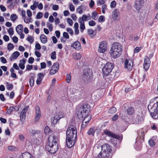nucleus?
I'll return each mask as SVG.
<instances>
[{"instance_id":"6","label":"nucleus","mask_w":158,"mask_h":158,"mask_svg":"<svg viewBox=\"0 0 158 158\" xmlns=\"http://www.w3.org/2000/svg\"><path fill=\"white\" fill-rule=\"evenodd\" d=\"M107 42L106 41H103L99 44L98 51L100 53L105 52L107 49Z\"/></svg>"},{"instance_id":"38","label":"nucleus","mask_w":158,"mask_h":158,"mask_svg":"<svg viewBox=\"0 0 158 158\" xmlns=\"http://www.w3.org/2000/svg\"><path fill=\"white\" fill-rule=\"evenodd\" d=\"M117 110L116 108L114 107L111 108L109 110V112L111 114H113L115 113Z\"/></svg>"},{"instance_id":"33","label":"nucleus","mask_w":158,"mask_h":158,"mask_svg":"<svg viewBox=\"0 0 158 158\" xmlns=\"http://www.w3.org/2000/svg\"><path fill=\"white\" fill-rule=\"evenodd\" d=\"M97 12L96 11H94L92 13V17L94 20H96L97 19Z\"/></svg>"},{"instance_id":"56","label":"nucleus","mask_w":158,"mask_h":158,"mask_svg":"<svg viewBox=\"0 0 158 158\" xmlns=\"http://www.w3.org/2000/svg\"><path fill=\"white\" fill-rule=\"evenodd\" d=\"M34 61V59L33 57H30L28 60V62L30 64H32Z\"/></svg>"},{"instance_id":"21","label":"nucleus","mask_w":158,"mask_h":158,"mask_svg":"<svg viewBox=\"0 0 158 158\" xmlns=\"http://www.w3.org/2000/svg\"><path fill=\"white\" fill-rule=\"evenodd\" d=\"M126 111L127 114L129 115H133L135 112V109L132 106L128 107Z\"/></svg>"},{"instance_id":"14","label":"nucleus","mask_w":158,"mask_h":158,"mask_svg":"<svg viewBox=\"0 0 158 158\" xmlns=\"http://www.w3.org/2000/svg\"><path fill=\"white\" fill-rule=\"evenodd\" d=\"M151 61L148 56H146L144 60L143 68L146 71H147L149 69Z\"/></svg>"},{"instance_id":"17","label":"nucleus","mask_w":158,"mask_h":158,"mask_svg":"<svg viewBox=\"0 0 158 158\" xmlns=\"http://www.w3.org/2000/svg\"><path fill=\"white\" fill-rule=\"evenodd\" d=\"M119 12L117 9H115L112 12V19L114 20H118L119 19Z\"/></svg>"},{"instance_id":"24","label":"nucleus","mask_w":158,"mask_h":158,"mask_svg":"<svg viewBox=\"0 0 158 158\" xmlns=\"http://www.w3.org/2000/svg\"><path fill=\"white\" fill-rule=\"evenodd\" d=\"M89 35L91 37H93L96 35V33L94 32V31L92 29H89L87 31Z\"/></svg>"},{"instance_id":"2","label":"nucleus","mask_w":158,"mask_h":158,"mask_svg":"<svg viewBox=\"0 0 158 158\" xmlns=\"http://www.w3.org/2000/svg\"><path fill=\"white\" fill-rule=\"evenodd\" d=\"M66 144L69 148L72 147L75 144L77 138V128L73 125L69 127L66 131Z\"/></svg>"},{"instance_id":"37","label":"nucleus","mask_w":158,"mask_h":158,"mask_svg":"<svg viewBox=\"0 0 158 158\" xmlns=\"http://www.w3.org/2000/svg\"><path fill=\"white\" fill-rule=\"evenodd\" d=\"M14 45L11 43H9L8 44L7 49L9 50L10 51L12 50L14 48Z\"/></svg>"},{"instance_id":"63","label":"nucleus","mask_w":158,"mask_h":158,"mask_svg":"<svg viewBox=\"0 0 158 158\" xmlns=\"http://www.w3.org/2000/svg\"><path fill=\"white\" fill-rule=\"evenodd\" d=\"M40 67L41 69H44L46 67V64L45 62H42L40 63Z\"/></svg>"},{"instance_id":"44","label":"nucleus","mask_w":158,"mask_h":158,"mask_svg":"<svg viewBox=\"0 0 158 158\" xmlns=\"http://www.w3.org/2000/svg\"><path fill=\"white\" fill-rule=\"evenodd\" d=\"M67 31L71 35H73V31L71 28H66Z\"/></svg>"},{"instance_id":"31","label":"nucleus","mask_w":158,"mask_h":158,"mask_svg":"<svg viewBox=\"0 0 158 158\" xmlns=\"http://www.w3.org/2000/svg\"><path fill=\"white\" fill-rule=\"evenodd\" d=\"M59 68V64L58 62H56L54 63L52 66V68L53 69L56 70L58 71Z\"/></svg>"},{"instance_id":"60","label":"nucleus","mask_w":158,"mask_h":158,"mask_svg":"<svg viewBox=\"0 0 158 158\" xmlns=\"http://www.w3.org/2000/svg\"><path fill=\"white\" fill-rule=\"evenodd\" d=\"M57 72V70H55L54 69H51L50 70V73L52 75L55 74Z\"/></svg>"},{"instance_id":"42","label":"nucleus","mask_w":158,"mask_h":158,"mask_svg":"<svg viewBox=\"0 0 158 158\" xmlns=\"http://www.w3.org/2000/svg\"><path fill=\"white\" fill-rule=\"evenodd\" d=\"M27 40L30 43H32L34 40V38L31 35L28 36L27 38Z\"/></svg>"},{"instance_id":"12","label":"nucleus","mask_w":158,"mask_h":158,"mask_svg":"<svg viewBox=\"0 0 158 158\" xmlns=\"http://www.w3.org/2000/svg\"><path fill=\"white\" fill-rule=\"evenodd\" d=\"M35 121L37 122L40 119L41 116V112L39 106L36 105L35 107Z\"/></svg>"},{"instance_id":"53","label":"nucleus","mask_w":158,"mask_h":158,"mask_svg":"<svg viewBox=\"0 0 158 158\" xmlns=\"http://www.w3.org/2000/svg\"><path fill=\"white\" fill-rule=\"evenodd\" d=\"M1 62L3 64H5L7 63L6 60L4 57H1L0 58Z\"/></svg>"},{"instance_id":"13","label":"nucleus","mask_w":158,"mask_h":158,"mask_svg":"<svg viewBox=\"0 0 158 158\" xmlns=\"http://www.w3.org/2000/svg\"><path fill=\"white\" fill-rule=\"evenodd\" d=\"M143 121V118L142 116V114L139 113L133 119V122L134 124H139L141 123Z\"/></svg>"},{"instance_id":"47","label":"nucleus","mask_w":158,"mask_h":158,"mask_svg":"<svg viewBox=\"0 0 158 158\" xmlns=\"http://www.w3.org/2000/svg\"><path fill=\"white\" fill-rule=\"evenodd\" d=\"M51 58L52 60L55 59L56 58V52L54 51L51 53Z\"/></svg>"},{"instance_id":"5","label":"nucleus","mask_w":158,"mask_h":158,"mask_svg":"<svg viewBox=\"0 0 158 158\" xmlns=\"http://www.w3.org/2000/svg\"><path fill=\"white\" fill-rule=\"evenodd\" d=\"M114 67L113 64L110 62L107 63L102 69L103 76H107L109 75Z\"/></svg>"},{"instance_id":"23","label":"nucleus","mask_w":158,"mask_h":158,"mask_svg":"<svg viewBox=\"0 0 158 158\" xmlns=\"http://www.w3.org/2000/svg\"><path fill=\"white\" fill-rule=\"evenodd\" d=\"M41 41L43 44H45L47 42V36L44 34H41L40 36Z\"/></svg>"},{"instance_id":"41","label":"nucleus","mask_w":158,"mask_h":158,"mask_svg":"<svg viewBox=\"0 0 158 158\" xmlns=\"http://www.w3.org/2000/svg\"><path fill=\"white\" fill-rule=\"evenodd\" d=\"M7 32L10 35H13L14 33L13 28L12 27L10 28L8 30Z\"/></svg>"},{"instance_id":"7","label":"nucleus","mask_w":158,"mask_h":158,"mask_svg":"<svg viewBox=\"0 0 158 158\" xmlns=\"http://www.w3.org/2000/svg\"><path fill=\"white\" fill-rule=\"evenodd\" d=\"M133 61L132 59H126L124 62V68L128 71L132 70L133 66Z\"/></svg>"},{"instance_id":"27","label":"nucleus","mask_w":158,"mask_h":158,"mask_svg":"<svg viewBox=\"0 0 158 158\" xmlns=\"http://www.w3.org/2000/svg\"><path fill=\"white\" fill-rule=\"evenodd\" d=\"M87 20V16L85 15L82 16V17H80L78 19V22L79 23L84 22V21H86Z\"/></svg>"},{"instance_id":"32","label":"nucleus","mask_w":158,"mask_h":158,"mask_svg":"<svg viewBox=\"0 0 158 158\" xmlns=\"http://www.w3.org/2000/svg\"><path fill=\"white\" fill-rule=\"evenodd\" d=\"M80 23V28L81 29V31L83 32V30L85 29V25L84 22H81V23Z\"/></svg>"},{"instance_id":"48","label":"nucleus","mask_w":158,"mask_h":158,"mask_svg":"<svg viewBox=\"0 0 158 158\" xmlns=\"http://www.w3.org/2000/svg\"><path fill=\"white\" fill-rule=\"evenodd\" d=\"M43 13L41 12H38L36 16V18L37 19H40L43 17Z\"/></svg>"},{"instance_id":"54","label":"nucleus","mask_w":158,"mask_h":158,"mask_svg":"<svg viewBox=\"0 0 158 158\" xmlns=\"http://www.w3.org/2000/svg\"><path fill=\"white\" fill-rule=\"evenodd\" d=\"M67 23L70 26H72L73 23V22L71 19L68 18L67 19Z\"/></svg>"},{"instance_id":"1","label":"nucleus","mask_w":158,"mask_h":158,"mask_svg":"<svg viewBox=\"0 0 158 158\" xmlns=\"http://www.w3.org/2000/svg\"><path fill=\"white\" fill-rule=\"evenodd\" d=\"M90 110V106L87 103L82 105H78L77 108V114L79 118H84L81 127H85L91 120V117L88 115Z\"/></svg>"},{"instance_id":"45","label":"nucleus","mask_w":158,"mask_h":158,"mask_svg":"<svg viewBox=\"0 0 158 158\" xmlns=\"http://www.w3.org/2000/svg\"><path fill=\"white\" fill-rule=\"evenodd\" d=\"M147 79L146 78V75L145 73H144L142 76V77L140 78L139 79V81L142 82L145 79Z\"/></svg>"},{"instance_id":"20","label":"nucleus","mask_w":158,"mask_h":158,"mask_svg":"<svg viewBox=\"0 0 158 158\" xmlns=\"http://www.w3.org/2000/svg\"><path fill=\"white\" fill-rule=\"evenodd\" d=\"M31 75H32L30 77L29 80V84L31 87H32L34 83V79L35 78V73H31Z\"/></svg>"},{"instance_id":"43","label":"nucleus","mask_w":158,"mask_h":158,"mask_svg":"<svg viewBox=\"0 0 158 158\" xmlns=\"http://www.w3.org/2000/svg\"><path fill=\"white\" fill-rule=\"evenodd\" d=\"M107 5L104 4L102 7V12L103 14H105V10H106L107 9Z\"/></svg>"},{"instance_id":"52","label":"nucleus","mask_w":158,"mask_h":158,"mask_svg":"<svg viewBox=\"0 0 158 158\" xmlns=\"http://www.w3.org/2000/svg\"><path fill=\"white\" fill-rule=\"evenodd\" d=\"M89 24L90 26H94L96 25V23L93 20H91L89 22Z\"/></svg>"},{"instance_id":"50","label":"nucleus","mask_w":158,"mask_h":158,"mask_svg":"<svg viewBox=\"0 0 158 158\" xmlns=\"http://www.w3.org/2000/svg\"><path fill=\"white\" fill-rule=\"evenodd\" d=\"M38 77L37 78L40 79L42 80L44 77V75L42 73H39L38 74Z\"/></svg>"},{"instance_id":"3","label":"nucleus","mask_w":158,"mask_h":158,"mask_svg":"<svg viewBox=\"0 0 158 158\" xmlns=\"http://www.w3.org/2000/svg\"><path fill=\"white\" fill-rule=\"evenodd\" d=\"M57 140L56 137L53 135H50L48 138L49 143L46 148L51 153H55L58 149Z\"/></svg>"},{"instance_id":"46","label":"nucleus","mask_w":158,"mask_h":158,"mask_svg":"<svg viewBox=\"0 0 158 158\" xmlns=\"http://www.w3.org/2000/svg\"><path fill=\"white\" fill-rule=\"evenodd\" d=\"M116 2L115 1H112L110 3V6L111 8H115L116 6Z\"/></svg>"},{"instance_id":"11","label":"nucleus","mask_w":158,"mask_h":158,"mask_svg":"<svg viewBox=\"0 0 158 158\" xmlns=\"http://www.w3.org/2000/svg\"><path fill=\"white\" fill-rule=\"evenodd\" d=\"M112 156L111 153L106 152L102 150L97 157L98 158H111Z\"/></svg>"},{"instance_id":"8","label":"nucleus","mask_w":158,"mask_h":158,"mask_svg":"<svg viewBox=\"0 0 158 158\" xmlns=\"http://www.w3.org/2000/svg\"><path fill=\"white\" fill-rule=\"evenodd\" d=\"M155 107L153 112L150 113V115L154 119L158 118V102L154 103L153 108Z\"/></svg>"},{"instance_id":"36","label":"nucleus","mask_w":158,"mask_h":158,"mask_svg":"<svg viewBox=\"0 0 158 158\" xmlns=\"http://www.w3.org/2000/svg\"><path fill=\"white\" fill-rule=\"evenodd\" d=\"M148 143L150 146L151 147H153L155 144L154 141L152 139H150L149 140Z\"/></svg>"},{"instance_id":"15","label":"nucleus","mask_w":158,"mask_h":158,"mask_svg":"<svg viewBox=\"0 0 158 158\" xmlns=\"http://www.w3.org/2000/svg\"><path fill=\"white\" fill-rule=\"evenodd\" d=\"M103 133L105 135H106L108 136L111 137L118 139H119V135H115L111 131H109V130L107 129H105L103 131Z\"/></svg>"},{"instance_id":"9","label":"nucleus","mask_w":158,"mask_h":158,"mask_svg":"<svg viewBox=\"0 0 158 158\" xmlns=\"http://www.w3.org/2000/svg\"><path fill=\"white\" fill-rule=\"evenodd\" d=\"M91 75V72L89 69L87 68L84 70V74L82 77L85 81L89 80L90 78Z\"/></svg>"},{"instance_id":"58","label":"nucleus","mask_w":158,"mask_h":158,"mask_svg":"<svg viewBox=\"0 0 158 158\" xmlns=\"http://www.w3.org/2000/svg\"><path fill=\"white\" fill-rule=\"evenodd\" d=\"M29 106H27L24 107V108L23 109L22 111V112H24L25 113H26L28 109L29 108Z\"/></svg>"},{"instance_id":"57","label":"nucleus","mask_w":158,"mask_h":158,"mask_svg":"<svg viewBox=\"0 0 158 158\" xmlns=\"http://www.w3.org/2000/svg\"><path fill=\"white\" fill-rule=\"evenodd\" d=\"M63 37H64L66 39H69V36L68 33L65 32H63Z\"/></svg>"},{"instance_id":"10","label":"nucleus","mask_w":158,"mask_h":158,"mask_svg":"<svg viewBox=\"0 0 158 158\" xmlns=\"http://www.w3.org/2000/svg\"><path fill=\"white\" fill-rule=\"evenodd\" d=\"M144 0H135L134 7L137 10H139L143 6Z\"/></svg>"},{"instance_id":"62","label":"nucleus","mask_w":158,"mask_h":158,"mask_svg":"<svg viewBox=\"0 0 158 158\" xmlns=\"http://www.w3.org/2000/svg\"><path fill=\"white\" fill-rule=\"evenodd\" d=\"M105 2L104 0H99L97 2V5H103Z\"/></svg>"},{"instance_id":"30","label":"nucleus","mask_w":158,"mask_h":158,"mask_svg":"<svg viewBox=\"0 0 158 158\" xmlns=\"http://www.w3.org/2000/svg\"><path fill=\"white\" fill-rule=\"evenodd\" d=\"M81 57V54L79 53H75L73 55V58L77 60L80 59Z\"/></svg>"},{"instance_id":"26","label":"nucleus","mask_w":158,"mask_h":158,"mask_svg":"<svg viewBox=\"0 0 158 158\" xmlns=\"http://www.w3.org/2000/svg\"><path fill=\"white\" fill-rule=\"evenodd\" d=\"M19 55L20 53L18 52L15 51L13 53V54L12 55V56H13L12 58H11V57H10V59L11 60H12V58H15V59H16Z\"/></svg>"},{"instance_id":"25","label":"nucleus","mask_w":158,"mask_h":158,"mask_svg":"<svg viewBox=\"0 0 158 158\" xmlns=\"http://www.w3.org/2000/svg\"><path fill=\"white\" fill-rule=\"evenodd\" d=\"M95 131L96 129L94 127H91L88 130L87 133L89 135H94Z\"/></svg>"},{"instance_id":"39","label":"nucleus","mask_w":158,"mask_h":158,"mask_svg":"<svg viewBox=\"0 0 158 158\" xmlns=\"http://www.w3.org/2000/svg\"><path fill=\"white\" fill-rule=\"evenodd\" d=\"M71 79V75L70 74H68L66 75V81L69 83L70 82Z\"/></svg>"},{"instance_id":"35","label":"nucleus","mask_w":158,"mask_h":158,"mask_svg":"<svg viewBox=\"0 0 158 158\" xmlns=\"http://www.w3.org/2000/svg\"><path fill=\"white\" fill-rule=\"evenodd\" d=\"M18 18V17L15 14H12L11 15L10 19L12 21H14Z\"/></svg>"},{"instance_id":"61","label":"nucleus","mask_w":158,"mask_h":158,"mask_svg":"<svg viewBox=\"0 0 158 158\" xmlns=\"http://www.w3.org/2000/svg\"><path fill=\"white\" fill-rule=\"evenodd\" d=\"M12 40L15 43H17L18 41V37L16 36H14L13 37Z\"/></svg>"},{"instance_id":"64","label":"nucleus","mask_w":158,"mask_h":158,"mask_svg":"<svg viewBox=\"0 0 158 158\" xmlns=\"http://www.w3.org/2000/svg\"><path fill=\"white\" fill-rule=\"evenodd\" d=\"M119 74L118 72L115 71V72L113 73V78H116L119 76Z\"/></svg>"},{"instance_id":"19","label":"nucleus","mask_w":158,"mask_h":158,"mask_svg":"<svg viewBox=\"0 0 158 158\" xmlns=\"http://www.w3.org/2000/svg\"><path fill=\"white\" fill-rule=\"evenodd\" d=\"M71 47L77 50H79L81 48V43L78 41H76L73 43L71 45Z\"/></svg>"},{"instance_id":"4","label":"nucleus","mask_w":158,"mask_h":158,"mask_svg":"<svg viewBox=\"0 0 158 158\" xmlns=\"http://www.w3.org/2000/svg\"><path fill=\"white\" fill-rule=\"evenodd\" d=\"M122 47L120 44L118 42L114 43L110 51L111 57L116 58L121 55L122 51Z\"/></svg>"},{"instance_id":"40","label":"nucleus","mask_w":158,"mask_h":158,"mask_svg":"<svg viewBox=\"0 0 158 158\" xmlns=\"http://www.w3.org/2000/svg\"><path fill=\"white\" fill-rule=\"evenodd\" d=\"M26 114L23 112H21L20 113V119L24 120L26 118Z\"/></svg>"},{"instance_id":"49","label":"nucleus","mask_w":158,"mask_h":158,"mask_svg":"<svg viewBox=\"0 0 158 158\" xmlns=\"http://www.w3.org/2000/svg\"><path fill=\"white\" fill-rule=\"evenodd\" d=\"M47 26L49 30L51 31H52L53 30V26L52 24L50 23H47Z\"/></svg>"},{"instance_id":"55","label":"nucleus","mask_w":158,"mask_h":158,"mask_svg":"<svg viewBox=\"0 0 158 158\" xmlns=\"http://www.w3.org/2000/svg\"><path fill=\"white\" fill-rule=\"evenodd\" d=\"M35 49L38 50H40L41 48V47L40 44L39 43H36L35 45Z\"/></svg>"},{"instance_id":"29","label":"nucleus","mask_w":158,"mask_h":158,"mask_svg":"<svg viewBox=\"0 0 158 158\" xmlns=\"http://www.w3.org/2000/svg\"><path fill=\"white\" fill-rule=\"evenodd\" d=\"M15 107L13 106H10L9 107V109L7 110L6 113L10 115L11 112L14 110H15Z\"/></svg>"},{"instance_id":"59","label":"nucleus","mask_w":158,"mask_h":158,"mask_svg":"<svg viewBox=\"0 0 158 158\" xmlns=\"http://www.w3.org/2000/svg\"><path fill=\"white\" fill-rule=\"evenodd\" d=\"M3 39L4 41L6 42H7L9 40V37L6 35H5L3 37Z\"/></svg>"},{"instance_id":"18","label":"nucleus","mask_w":158,"mask_h":158,"mask_svg":"<svg viewBox=\"0 0 158 158\" xmlns=\"http://www.w3.org/2000/svg\"><path fill=\"white\" fill-rule=\"evenodd\" d=\"M102 150L106 152L111 153L112 151L111 148L109 144H105L102 146Z\"/></svg>"},{"instance_id":"34","label":"nucleus","mask_w":158,"mask_h":158,"mask_svg":"<svg viewBox=\"0 0 158 158\" xmlns=\"http://www.w3.org/2000/svg\"><path fill=\"white\" fill-rule=\"evenodd\" d=\"M51 130L50 128L47 126H46L44 129V133L46 135H48L49 134V133L50 132Z\"/></svg>"},{"instance_id":"51","label":"nucleus","mask_w":158,"mask_h":158,"mask_svg":"<svg viewBox=\"0 0 158 158\" xmlns=\"http://www.w3.org/2000/svg\"><path fill=\"white\" fill-rule=\"evenodd\" d=\"M105 19L104 16L103 15L100 16L99 18L98 21L99 22H103L104 21Z\"/></svg>"},{"instance_id":"22","label":"nucleus","mask_w":158,"mask_h":158,"mask_svg":"<svg viewBox=\"0 0 158 158\" xmlns=\"http://www.w3.org/2000/svg\"><path fill=\"white\" fill-rule=\"evenodd\" d=\"M23 25L21 24L18 25L16 27V31L18 34H19L21 32H23Z\"/></svg>"},{"instance_id":"28","label":"nucleus","mask_w":158,"mask_h":158,"mask_svg":"<svg viewBox=\"0 0 158 158\" xmlns=\"http://www.w3.org/2000/svg\"><path fill=\"white\" fill-rule=\"evenodd\" d=\"M85 8V6L83 5H81L78 6L77 8V11L78 12L79 14H81L83 13L82 9Z\"/></svg>"},{"instance_id":"16","label":"nucleus","mask_w":158,"mask_h":158,"mask_svg":"<svg viewBox=\"0 0 158 158\" xmlns=\"http://www.w3.org/2000/svg\"><path fill=\"white\" fill-rule=\"evenodd\" d=\"M63 117V115L61 112H60L57 113L54 117L52 120V123L54 124H56L58 120Z\"/></svg>"}]
</instances>
